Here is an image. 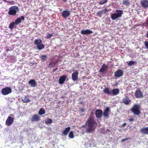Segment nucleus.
<instances>
[{"label": "nucleus", "instance_id": "1", "mask_svg": "<svg viewBox=\"0 0 148 148\" xmlns=\"http://www.w3.org/2000/svg\"><path fill=\"white\" fill-rule=\"evenodd\" d=\"M96 123L94 119L90 117L88 118L85 124V126L87 132H93L95 129V125H96Z\"/></svg>", "mask_w": 148, "mask_h": 148}, {"label": "nucleus", "instance_id": "15", "mask_svg": "<svg viewBox=\"0 0 148 148\" xmlns=\"http://www.w3.org/2000/svg\"><path fill=\"white\" fill-rule=\"evenodd\" d=\"M67 76L63 75L60 77L59 79V83L60 84H63L66 81Z\"/></svg>", "mask_w": 148, "mask_h": 148}, {"label": "nucleus", "instance_id": "36", "mask_svg": "<svg viewBox=\"0 0 148 148\" xmlns=\"http://www.w3.org/2000/svg\"><path fill=\"white\" fill-rule=\"evenodd\" d=\"M107 2V0H105L104 1H101L99 2V4L100 5L104 4Z\"/></svg>", "mask_w": 148, "mask_h": 148}, {"label": "nucleus", "instance_id": "9", "mask_svg": "<svg viewBox=\"0 0 148 148\" xmlns=\"http://www.w3.org/2000/svg\"><path fill=\"white\" fill-rule=\"evenodd\" d=\"M78 74V72L77 70H76L75 72L72 74V78L73 81H75L77 80Z\"/></svg>", "mask_w": 148, "mask_h": 148}, {"label": "nucleus", "instance_id": "17", "mask_svg": "<svg viewBox=\"0 0 148 148\" xmlns=\"http://www.w3.org/2000/svg\"><path fill=\"white\" fill-rule=\"evenodd\" d=\"M131 101V100L127 96H126L122 99L123 103L125 105H128Z\"/></svg>", "mask_w": 148, "mask_h": 148}, {"label": "nucleus", "instance_id": "52", "mask_svg": "<svg viewBox=\"0 0 148 148\" xmlns=\"http://www.w3.org/2000/svg\"><path fill=\"white\" fill-rule=\"evenodd\" d=\"M147 102H148V101Z\"/></svg>", "mask_w": 148, "mask_h": 148}, {"label": "nucleus", "instance_id": "41", "mask_svg": "<svg viewBox=\"0 0 148 148\" xmlns=\"http://www.w3.org/2000/svg\"><path fill=\"white\" fill-rule=\"evenodd\" d=\"M128 120L132 122L134 121V119L133 118H130V119H129Z\"/></svg>", "mask_w": 148, "mask_h": 148}, {"label": "nucleus", "instance_id": "29", "mask_svg": "<svg viewBox=\"0 0 148 148\" xmlns=\"http://www.w3.org/2000/svg\"><path fill=\"white\" fill-rule=\"evenodd\" d=\"M123 3L126 6H129L130 4L129 0H124L123 2Z\"/></svg>", "mask_w": 148, "mask_h": 148}, {"label": "nucleus", "instance_id": "48", "mask_svg": "<svg viewBox=\"0 0 148 148\" xmlns=\"http://www.w3.org/2000/svg\"><path fill=\"white\" fill-rule=\"evenodd\" d=\"M6 51H10V50L9 49H7L6 50Z\"/></svg>", "mask_w": 148, "mask_h": 148}, {"label": "nucleus", "instance_id": "18", "mask_svg": "<svg viewBox=\"0 0 148 148\" xmlns=\"http://www.w3.org/2000/svg\"><path fill=\"white\" fill-rule=\"evenodd\" d=\"M141 4L144 8H148V0H142L141 1Z\"/></svg>", "mask_w": 148, "mask_h": 148}, {"label": "nucleus", "instance_id": "14", "mask_svg": "<svg viewBox=\"0 0 148 148\" xmlns=\"http://www.w3.org/2000/svg\"><path fill=\"white\" fill-rule=\"evenodd\" d=\"M92 31L89 29L82 30L81 31V34L83 35L90 34H92Z\"/></svg>", "mask_w": 148, "mask_h": 148}, {"label": "nucleus", "instance_id": "25", "mask_svg": "<svg viewBox=\"0 0 148 148\" xmlns=\"http://www.w3.org/2000/svg\"><path fill=\"white\" fill-rule=\"evenodd\" d=\"M45 112V110L43 108H42L39 111L38 113L40 115H42L44 114Z\"/></svg>", "mask_w": 148, "mask_h": 148}, {"label": "nucleus", "instance_id": "5", "mask_svg": "<svg viewBox=\"0 0 148 148\" xmlns=\"http://www.w3.org/2000/svg\"><path fill=\"white\" fill-rule=\"evenodd\" d=\"M19 11L18 7L16 6H12L9 8L8 14L11 15H15L17 12Z\"/></svg>", "mask_w": 148, "mask_h": 148}, {"label": "nucleus", "instance_id": "33", "mask_svg": "<svg viewBox=\"0 0 148 148\" xmlns=\"http://www.w3.org/2000/svg\"><path fill=\"white\" fill-rule=\"evenodd\" d=\"M135 63L134 61H130L127 64L128 65L131 66L134 65Z\"/></svg>", "mask_w": 148, "mask_h": 148}, {"label": "nucleus", "instance_id": "19", "mask_svg": "<svg viewBox=\"0 0 148 148\" xmlns=\"http://www.w3.org/2000/svg\"><path fill=\"white\" fill-rule=\"evenodd\" d=\"M108 66L105 64H103L100 69L99 71L101 73H103L106 70Z\"/></svg>", "mask_w": 148, "mask_h": 148}, {"label": "nucleus", "instance_id": "50", "mask_svg": "<svg viewBox=\"0 0 148 148\" xmlns=\"http://www.w3.org/2000/svg\"><path fill=\"white\" fill-rule=\"evenodd\" d=\"M10 115L11 116L13 117H14V115L13 114H10Z\"/></svg>", "mask_w": 148, "mask_h": 148}, {"label": "nucleus", "instance_id": "42", "mask_svg": "<svg viewBox=\"0 0 148 148\" xmlns=\"http://www.w3.org/2000/svg\"><path fill=\"white\" fill-rule=\"evenodd\" d=\"M20 17V19H21V20H24L25 19L24 17L23 16H22Z\"/></svg>", "mask_w": 148, "mask_h": 148}, {"label": "nucleus", "instance_id": "16", "mask_svg": "<svg viewBox=\"0 0 148 148\" xmlns=\"http://www.w3.org/2000/svg\"><path fill=\"white\" fill-rule=\"evenodd\" d=\"M110 109L108 107H106V109L104 110L103 114L104 117H107L109 115V112Z\"/></svg>", "mask_w": 148, "mask_h": 148}, {"label": "nucleus", "instance_id": "13", "mask_svg": "<svg viewBox=\"0 0 148 148\" xmlns=\"http://www.w3.org/2000/svg\"><path fill=\"white\" fill-rule=\"evenodd\" d=\"M123 75V71L122 70L119 69L116 71L114 74V75L117 77H119Z\"/></svg>", "mask_w": 148, "mask_h": 148}, {"label": "nucleus", "instance_id": "47", "mask_svg": "<svg viewBox=\"0 0 148 148\" xmlns=\"http://www.w3.org/2000/svg\"><path fill=\"white\" fill-rule=\"evenodd\" d=\"M57 70V68L56 69H54L53 70V72H54V71H56Z\"/></svg>", "mask_w": 148, "mask_h": 148}, {"label": "nucleus", "instance_id": "7", "mask_svg": "<svg viewBox=\"0 0 148 148\" xmlns=\"http://www.w3.org/2000/svg\"><path fill=\"white\" fill-rule=\"evenodd\" d=\"M14 118L11 116H8L5 121V125L8 126H9L12 124L14 121Z\"/></svg>", "mask_w": 148, "mask_h": 148}, {"label": "nucleus", "instance_id": "12", "mask_svg": "<svg viewBox=\"0 0 148 148\" xmlns=\"http://www.w3.org/2000/svg\"><path fill=\"white\" fill-rule=\"evenodd\" d=\"M70 15V12L69 11L67 10H64L62 13V15L64 18L68 17Z\"/></svg>", "mask_w": 148, "mask_h": 148}, {"label": "nucleus", "instance_id": "46", "mask_svg": "<svg viewBox=\"0 0 148 148\" xmlns=\"http://www.w3.org/2000/svg\"><path fill=\"white\" fill-rule=\"evenodd\" d=\"M103 130V132H104V131L105 130L104 128H101V133H102V131Z\"/></svg>", "mask_w": 148, "mask_h": 148}, {"label": "nucleus", "instance_id": "10", "mask_svg": "<svg viewBox=\"0 0 148 148\" xmlns=\"http://www.w3.org/2000/svg\"><path fill=\"white\" fill-rule=\"evenodd\" d=\"M103 114V111L101 110H97L95 111V116L97 118H101Z\"/></svg>", "mask_w": 148, "mask_h": 148}, {"label": "nucleus", "instance_id": "45", "mask_svg": "<svg viewBox=\"0 0 148 148\" xmlns=\"http://www.w3.org/2000/svg\"><path fill=\"white\" fill-rule=\"evenodd\" d=\"M80 109L82 112H84L85 110L83 108H81Z\"/></svg>", "mask_w": 148, "mask_h": 148}, {"label": "nucleus", "instance_id": "2", "mask_svg": "<svg viewBox=\"0 0 148 148\" xmlns=\"http://www.w3.org/2000/svg\"><path fill=\"white\" fill-rule=\"evenodd\" d=\"M103 91L105 94L110 96H115L119 93V88L110 90L109 88L106 87L104 89Z\"/></svg>", "mask_w": 148, "mask_h": 148}, {"label": "nucleus", "instance_id": "11", "mask_svg": "<svg viewBox=\"0 0 148 148\" xmlns=\"http://www.w3.org/2000/svg\"><path fill=\"white\" fill-rule=\"evenodd\" d=\"M40 118L39 116L36 114H34L32 116L31 120L32 122H36L39 121Z\"/></svg>", "mask_w": 148, "mask_h": 148}, {"label": "nucleus", "instance_id": "39", "mask_svg": "<svg viewBox=\"0 0 148 148\" xmlns=\"http://www.w3.org/2000/svg\"><path fill=\"white\" fill-rule=\"evenodd\" d=\"M144 43L146 47L148 49V41L145 42Z\"/></svg>", "mask_w": 148, "mask_h": 148}, {"label": "nucleus", "instance_id": "22", "mask_svg": "<svg viewBox=\"0 0 148 148\" xmlns=\"http://www.w3.org/2000/svg\"><path fill=\"white\" fill-rule=\"evenodd\" d=\"M21 101L23 103H27L31 101V100L29 99L27 96H25L23 99H21Z\"/></svg>", "mask_w": 148, "mask_h": 148}, {"label": "nucleus", "instance_id": "31", "mask_svg": "<svg viewBox=\"0 0 148 148\" xmlns=\"http://www.w3.org/2000/svg\"><path fill=\"white\" fill-rule=\"evenodd\" d=\"M108 11V9L107 8H105L104 9L102 10H100V12L101 13V14H106Z\"/></svg>", "mask_w": 148, "mask_h": 148}, {"label": "nucleus", "instance_id": "21", "mask_svg": "<svg viewBox=\"0 0 148 148\" xmlns=\"http://www.w3.org/2000/svg\"><path fill=\"white\" fill-rule=\"evenodd\" d=\"M140 132L143 134H148V127L142 128L140 130Z\"/></svg>", "mask_w": 148, "mask_h": 148}, {"label": "nucleus", "instance_id": "43", "mask_svg": "<svg viewBox=\"0 0 148 148\" xmlns=\"http://www.w3.org/2000/svg\"><path fill=\"white\" fill-rule=\"evenodd\" d=\"M126 124H127L126 123H124L122 125L121 127H124L126 125Z\"/></svg>", "mask_w": 148, "mask_h": 148}, {"label": "nucleus", "instance_id": "8", "mask_svg": "<svg viewBox=\"0 0 148 148\" xmlns=\"http://www.w3.org/2000/svg\"><path fill=\"white\" fill-rule=\"evenodd\" d=\"M134 95L136 98H140L143 97V92H141L140 88H138L137 90L135 91Z\"/></svg>", "mask_w": 148, "mask_h": 148}, {"label": "nucleus", "instance_id": "3", "mask_svg": "<svg viewBox=\"0 0 148 148\" xmlns=\"http://www.w3.org/2000/svg\"><path fill=\"white\" fill-rule=\"evenodd\" d=\"M140 106L138 104H135L131 108L130 110L135 115L138 116L141 114Z\"/></svg>", "mask_w": 148, "mask_h": 148}, {"label": "nucleus", "instance_id": "38", "mask_svg": "<svg viewBox=\"0 0 148 148\" xmlns=\"http://www.w3.org/2000/svg\"><path fill=\"white\" fill-rule=\"evenodd\" d=\"M110 130L109 129H107L106 131H104V132H103V130L102 131V133L103 134H106L108 132H110Z\"/></svg>", "mask_w": 148, "mask_h": 148}, {"label": "nucleus", "instance_id": "40", "mask_svg": "<svg viewBox=\"0 0 148 148\" xmlns=\"http://www.w3.org/2000/svg\"><path fill=\"white\" fill-rule=\"evenodd\" d=\"M96 14L97 16H101V14L100 12V11H98L97 13Z\"/></svg>", "mask_w": 148, "mask_h": 148}, {"label": "nucleus", "instance_id": "49", "mask_svg": "<svg viewBox=\"0 0 148 148\" xmlns=\"http://www.w3.org/2000/svg\"><path fill=\"white\" fill-rule=\"evenodd\" d=\"M146 37L147 38H148V33H147V34H146Z\"/></svg>", "mask_w": 148, "mask_h": 148}, {"label": "nucleus", "instance_id": "32", "mask_svg": "<svg viewBox=\"0 0 148 148\" xmlns=\"http://www.w3.org/2000/svg\"><path fill=\"white\" fill-rule=\"evenodd\" d=\"M15 25V24L14 22H12L9 25V28L12 29H13L14 28Z\"/></svg>", "mask_w": 148, "mask_h": 148}, {"label": "nucleus", "instance_id": "23", "mask_svg": "<svg viewBox=\"0 0 148 148\" xmlns=\"http://www.w3.org/2000/svg\"><path fill=\"white\" fill-rule=\"evenodd\" d=\"M70 129L71 128L70 127H67L62 132V133L64 135H67L68 132L70 131Z\"/></svg>", "mask_w": 148, "mask_h": 148}, {"label": "nucleus", "instance_id": "28", "mask_svg": "<svg viewBox=\"0 0 148 148\" xmlns=\"http://www.w3.org/2000/svg\"><path fill=\"white\" fill-rule=\"evenodd\" d=\"M45 47V46L44 44L41 43L40 45H38V46H37V48L39 50H41V49H43Z\"/></svg>", "mask_w": 148, "mask_h": 148}, {"label": "nucleus", "instance_id": "6", "mask_svg": "<svg viewBox=\"0 0 148 148\" xmlns=\"http://www.w3.org/2000/svg\"><path fill=\"white\" fill-rule=\"evenodd\" d=\"M12 89L10 88L6 87L2 89L1 92L3 95H6L12 92Z\"/></svg>", "mask_w": 148, "mask_h": 148}, {"label": "nucleus", "instance_id": "24", "mask_svg": "<svg viewBox=\"0 0 148 148\" xmlns=\"http://www.w3.org/2000/svg\"><path fill=\"white\" fill-rule=\"evenodd\" d=\"M34 43L38 46L42 43V41L40 39H36L34 41Z\"/></svg>", "mask_w": 148, "mask_h": 148}, {"label": "nucleus", "instance_id": "27", "mask_svg": "<svg viewBox=\"0 0 148 148\" xmlns=\"http://www.w3.org/2000/svg\"><path fill=\"white\" fill-rule=\"evenodd\" d=\"M45 123L46 124H50L52 122V120L51 119L47 118L45 120Z\"/></svg>", "mask_w": 148, "mask_h": 148}, {"label": "nucleus", "instance_id": "26", "mask_svg": "<svg viewBox=\"0 0 148 148\" xmlns=\"http://www.w3.org/2000/svg\"><path fill=\"white\" fill-rule=\"evenodd\" d=\"M21 19H20V17H19L16 19L14 22V23L16 25H18L19 24L21 23Z\"/></svg>", "mask_w": 148, "mask_h": 148}, {"label": "nucleus", "instance_id": "4", "mask_svg": "<svg viewBox=\"0 0 148 148\" xmlns=\"http://www.w3.org/2000/svg\"><path fill=\"white\" fill-rule=\"evenodd\" d=\"M116 13L112 14L111 18L112 20H115L117 18L121 16L123 14V11L121 10H117L115 11Z\"/></svg>", "mask_w": 148, "mask_h": 148}, {"label": "nucleus", "instance_id": "30", "mask_svg": "<svg viewBox=\"0 0 148 148\" xmlns=\"http://www.w3.org/2000/svg\"><path fill=\"white\" fill-rule=\"evenodd\" d=\"M40 58L41 60L44 61L46 60L47 58V56L46 55H42Z\"/></svg>", "mask_w": 148, "mask_h": 148}, {"label": "nucleus", "instance_id": "53", "mask_svg": "<svg viewBox=\"0 0 148 148\" xmlns=\"http://www.w3.org/2000/svg\"><path fill=\"white\" fill-rule=\"evenodd\" d=\"M147 102H148V101Z\"/></svg>", "mask_w": 148, "mask_h": 148}, {"label": "nucleus", "instance_id": "54", "mask_svg": "<svg viewBox=\"0 0 148 148\" xmlns=\"http://www.w3.org/2000/svg\"><path fill=\"white\" fill-rule=\"evenodd\" d=\"M147 102H148V101Z\"/></svg>", "mask_w": 148, "mask_h": 148}, {"label": "nucleus", "instance_id": "35", "mask_svg": "<svg viewBox=\"0 0 148 148\" xmlns=\"http://www.w3.org/2000/svg\"><path fill=\"white\" fill-rule=\"evenodd\" d=\"M69 137L71 138H73L74 137V136L73 135V131H71L69 134Z\"/></svg>", "mask_w": 148, "mask_h": 148}, {"label": "nucleus", "instance_id": "20", "mask_svg": "<svg viewBox=\"0 0 148 148\" xmlns=\"http://www.w3.org/2000/svg\"><path fill=\"white\" fill-rule=\"evenodd\" d=\"M29 84L32 87H35L37 86V83L34 79H32L29 81Z\"/></svg>", "mask_w": 148, "mask_h": 148}, {"label": "nucleus", "instance_id": "44", "mask_svg": "<svg viewBox=\"0 0 148 148\" xmlns=\"http://www.w3.org/2000/svg\"><path fill=\"white\" fill-rule=\"evenodd\" d=\"M128 139V138H126L125 139H122L121 140V142H123L125 141V140H127Z\"/></svg>", "mask_w": 148, "mask_h": 148}, {"label": "nucleus", "instance_id": "34", "mask_svg": "<svg viewBox=\"0 0 148 148\" xmlns=\"http://www.w3.org/2000/svg\"><path fill=\"white\" fill-rule=\"evenodd\" d=\"M56 64L55 62H51L49 64V67H54Z\"/></svg>", "mask_w": 148, "mask_h": 148}, {"label": "nucleus", "instance_id": "51", "mask_svg": "<svg viewBox=\"0 0 148 148\" xmlns=\"http://www.w3.org/2000/svg\"><path fill=\"white\" fill-rule=\"evenodd\" d=\"M147 25H148V22H147Z\"/></svg>", "mask_w": 148, "mask_h": 148}, {"label": "nucleus", "instance_id": "37", "mask_svg": "<svg viewBox=\"0 0 148 148\" xmlns=\"http://www.w3.org/2000/svg\"><path fill=\"white\" fill-rule=\"evenodd\" d=\"M52 36L53 34L52 33H47V35L46 37V38L47 39L50 38Z\"/></svg>", "mask_w": 148, "mask_h": 148}]
</instances>
